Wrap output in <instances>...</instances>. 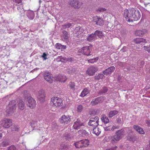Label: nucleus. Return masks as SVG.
Segmentation results:
<instances>
[{
	"instance_id": "f257e3e1",
	"label": "nucleus",
	"mask_w": 150,
	"mask_h": 150,
	"mask_svg": "<svg viewBox=\"0 0 150 150\" xmlns=\"http://www.w3.org/2000/svg\"><path fill=\"white\" fill-rule=\"evenodd\" d=\"M123 15L126 20L129 22L138 21L140 19L141 16L139 11L133 8L128 10L127 9H125Z\"/></svg>"
},
{
	"instance_id": "f03ea898",
	"label": "nucleus",
	"mask_w": 150,
	"mask_h": 150,
	"mask_svg": "<svg viewBox=\"0 0 150 150\" xmlns=\"http://www.w3.org/2000/svg\"><path fill=\"white\" fill-rule=\"evenodd\" d=\"M124 133L123 129L118 130L116 132V134L111 137V142L113 144H115L117 142L120 141L122 138Z\"/></svg>"
},
{
	"instance_id": "7ed1b4c3",
	"label": "nucleus",
	"mask_w": 150,
	"mask_h": 150,
	"mask_svg": "<svg viewBox=\"0 0 150 150\" xmlns=\"http://www.w3.org/2000/svg\"><path fill=\"white\" fill-rule=\"evenodd\" d=\"M51 103H53L52 108H56L62 106L63 104L62 100L58 97H54L51 98Z\"/></svg>"
},
{
	"instance_id": "20e7f679",
	"label": "nucleus",
	"mask_w": 150,
	"mask_h": 150,
	"mask_svg": "<svg viewBox=\"0 0 150 150\" xmlns=\"http://www.w3.org/2000/svg\"><path fill=\"white\" fill-rule=\"evenodd\" d=\"M16 105V102L15 100H12L9 103L8 107L10 108L9 110L7 109L6 110V112L8 115H10L12 114L15 110V106Z\"/></svg>"
},
{
	"instance_id": "39448f33",
	"label": "nucleus",
	"mask_w": 150,
	"mask_h": 150,
	"mask_svg": "<svg viewBox=\"0 0 150 150\" xmlns=\"http://www.w3.org/2000/svg\"><path fill=\"white\" fill-rule=\"evenodd\" d=\"M69 3L71 7L76 9L80 8L83 4L82 2L79 0H70Z\"/></svg>"
},
{
	"instance_id": "423d86ee",
	"label": "nucleus",
	"mask_w": 150,
	"mask_h": 150,
	"mask_svg": "<svg viewBox=\"0 0 150 150\" xmlns=\"http://www.w3.org/2000/svg\"><path fill=\"white\" fill-rule=\"evenodd\" d=\"M71 120L70 116L68 115H63L59 119L60 123L63 125H67L69 123Z\"/></svg>"
},
{
	"instance_id": "0eeeda50",
	"label": "nucleus",
	"mask_w": 150,
	"mask_h": 150,
	"mask_svg": "<svg viewBox=\"0 0 150 150\" xmlns=\"http://www.w3.org/2000/svg\"><path fill=\"white\" fill-rule=\"evenodd\" d=\"M92 46L83 47L79 50V51L83 54L88 56L91 54V53L92 50Z\"/></svg>"
},
{
	"instance_id": "6e6552de",
	"label": "nucleus",
	"mask_w": 150,
	"mask_h": 150,
	"mask_svg": "<svg viewBox=\"0 0 150 150\" xmlns=\"http://www.w3.org/2000/svg\"><path fill=\"white\" fill-rule=\"evenodd\" d=\"M99 120V118L98 116H96L94 118H91L89 120L88 125L91 126L93 128H94L98 125Z\"/></svg>"
},
{
	"instance_id": "1a4fd4ad",
	"label": "nucleus",
	"mask_w": 150,
	"mask_h": 150,
	"mask_svg": "<svg viewBox=\"0 0 150 150\" xmlns=\"http://www.w3.org/2000/svg\"><path fill=\"white\" fill-rule=\"evenodd\" d=\"M98 70V68L95 66H91L89 67L86 71V73L89 76L94 75L95 73Z\"/></svg>"
},
{
	"instance_id": "9d476101",
	"label": "nucleus",
	"mask_w": 150,
	"mask_h": 150,
	"mask_svg": "<svg viewBox=\"0 0 150 150\" xmlns=\"http://www.w3.org/2000/svg\"><path fill=\"white\" fill-rule=\"evenodd\" d=\"M1 125L4 127L9 128L12 125V120L11 119L4 118L1 121Z\"/></svg>"
},
{
	"instance_id": "9b49d317",
	"label": "nucleus",
	"mask_w": 150,
	"mask_h": 150,
	"mask_svg": "<svg viewBox=\"0 0 150 150\" xmlns=\"http://www.w3.org/2000/svg\"><path fill=\"white\" fill-rule=\"evenodd\" d=\"M27 105L30 108L33 109L36 106V101L33 98L28 97V98Z\"/></svg>"
},
{
	"instance_id": "f8f14e48",
	"label": "nucleus",
	"mask_w": 150,
	"mask_h": 150,
	"mask_svg": "<svg viewBox=\"0 0 150 150\" xmlns=\"http://www.w3.org/2000/svg\"><path fill=\"white\" fill-rule=\"evenodd\" d=\"M74 31V36H76L79 38L82 35L84 30L82 27L79 26L76 27Z\"/></svg>"
},
{
	"instance_id": "ddd939ff",
	"label": "nucleus",
	"mask_w": 150,
	"mask_h": 150,
	"mask_svg": "<svg viewBox=\"0 0 150 150\" xmlns=\"http://www.w3.org/2000/svg\"><path fill=\"white\" fill-rule=\"evenodd\" d=\"M93 21L96 23L97 25L102 26L103 25L104 21L103 19L101 18L96 16L93 18Z\"/></svg>"
},
{
	"instance_id": "4468645a",
	"label": "nucleus",
	"mask_w": 150,
	"mask_h": 150,
	"mask_svg": "<svg viewBox=\"0 0 150 150\" xmlns=\"http://www.w3.org/2000/svg\"><path fill=\"white\" fill-rule=\"evenodd\" d=\"M115 69V68L114 66L110 67L106 69L103 72V74L104 75L108 76L111 74Z\"/></svg>"
},
{
	"instance_id": "2eb2a0df",
	"label": "nucleus",
	"mask_w": 150,
	"mask_h": 150,
	"mask_svg": "<svg viewBox=\"0 0 150 150\" xmlns=\"http://www.w3.org/2000/svg\"><path fill=\"white\" fill-rule=\"evenodd\" d=\"M44 78L47 81L50 83H51L53 81L52 75L48 72H45L44 74Z\"/></svg>"
},
{
	"instance_id": "dca6fc26",
	"label": "nucleus",
	"mask_w": 150,
	"mask_h": 150,
	"mask_svg": "<svg viewBox=\"0 0 150 150\" xmlns=\"http://www.w3.org/2000/svg\"><path fill=\"white\" fill-rule=\"evenodd\" d=\"M83 123L81 122L79 120L77 119L74 123L73 127L74 129H78L80 128V127L82 126H83Z\"/></svg>"
},
{
	"instance_id": "f3484780",
	"label": "nucleus",
	"mask_w": 150,
	"mask_h": 150,
	"mask_svg": "<svg viewBox=\"0 0 150 150\" xmlns=\"http://www.w3.org/2000/svg\"><path fill=\"white\" fill-rule=\"evenodd\" d=\"M147 33V31L145 30H137L135 31V35L137 36H143L144 34Z\"/></svg>"
},
{
	"instance_id": "a211bd4d",
	"label": "nucleus",
	"mask_w": 150,
	"mask_h": 150,
	"mask_svg": "<svg viewBox=\"0 0 150 150\" xmlns=\"http://www.w3.org/2000/svg\"><path fill=\"white\" fill-rule=\"evenodd\" d=\"M134 42L137 44H142L143 43H146V39L143 38H137L134 40Z\"/></svg>"
},
{
	"instance_id": "6ab92c4d",
	"label": "nucleus",
	"mask_w": 150,
	"mask_h": 150,
	"mask_svg": "<svg viewBox=\"0 0 150 150\" xmlns=\"http://www.w3.org/2000/svg\"><path fill=\"white\" fill-rule=\"evenodd\" d=\"M39 96L38 98L39 100L41 101H44L45 97L44 91H39Z\"/></svg>"
},
{
	"instance_id": "aec40b11",
	"label": "nucleus",
	"mask_w": 150,
	"mask_h": 150,
	"mask_svg": "<svg viewBox=\"0 0 150 150\" xmlns=\"http://www.w3.org/2000/svg\"><path fill=\"white\" fill-rule=\"evenodd\" d=\"M57 79L59 81L64 82L67 79V77L64 75H59L57 77Z\"/></svg>"
},
{
	"instance_id": "412c9836",
	"label": "nucleus",
	"mask_w": 150,
	"mask_h": 150,
	"mask_svg": "<svg viewBox=\"0 0 150 150\" xmlns=\"http://www.w3.org/2000/svg\"><path fill=\"white\" fill-rule=\"evenodd\" d=\"M133 128L140 134H144L145 133V132L143 129L138 125H134Z\"/></svg>"
},
{
	"instance_id": "4be33fe9",
	"label": "nucleus",
	"mask_w": 150,
	"mask_h": 150,
	"mask_svg": "<svg viewBox=\"0 0 150 150\" xmlns=\"http://www.w3.org/2000/svg\"><path fill=\"white\" fill-rule=\"evenodd\" d=\"M90 91L86 88H84L81 92L80 96L82 97H84L90 93Z\"/></svg>"
},
{
	"instance_id": "5701e85b",
	"label": "nucleus",
	"mask_w": 150,
	"mask_h": 150,
	"mask_svg": "<svg viewBox=\"0 0 150 150\" xmlns=\"http://www.w3.org/2000/svg\"><path fill=\"white\" fill-rule=\"evenodd\" d=\"M93 128V129L92 132L94 134L96 135H98L100 134L101 132V129L99 127H98V126L94 127Z\"/></svg>"
},
{
	"instance_id": "b1692460",
	"label": "nucleus",
	"mask_w": 150,
	"mask_h": 150,
	"mask_svg": "<svg viewBox=\"0 0 150 150\" xmlns=\"http://www.w3.org/2000/svg\"><path fill=\"white\" fill-rule=\"evenodd\" d=\"M18 108L21 110H23L25 108V104L22 100H20L18 104Z\"/></svg>"
},
{
	"instance_id": "393cba45",
	"label": "nucleus",
	"mask_w": 150,
	"mask_h": 150,
	"mask_svg": "<svg viewBox=\"0 0 150 150\" xmlns=\"http://www.w3.org/2000/svg\"><path fill=\"white\" fill-rule=\"evenodd\" d=\"M101 120L102 121L104 122L105 124H107L109 122L108 118L104 115H101Z\"/></svg>"
},
{
	"instance_id": "a878e982",
	"label": "nucleus",
	"mask_w": 150,
	"mask_h": 150,
	"mask_svg": "<svg viewBox=\"0 0 150 150\" xmlns=\"http://www.w3.org/2000/svg\"><path fill=\"white\" fill-rule=\"evenodd\" d=\"M62 37L64 39L65 41H67L68 40V34L66 30H63L62 32Z\"/></svg>"
},
{
	"instance_id": "bb28decb",
	"label": "nucleus",
	"mask_w": 150,
	"mask_h": 150,
	"mask_svg": "<svg viewBox=\"0 0 150 150\" xmlns=\"http://www.w3.org/2000/svg\"><path fill=\"white\" fill-rule=\"evenodd\" d=\"M58 58L60 59V61L62 62H64V61L71 62L72 61V58H67L66 57H63L62 56H60L58 57Z\"/></svg>"
},
{
	"instance_id": "cd10ccee",
	"label": "nucleus",
	"mask_w": 150,
	"mask_h": 150,
	"mask_svg": "<svg viewBox=\"0 0 150 150\" xmlns=\"http://www.w3.org/2000/svg\"><path fill=\"white\" fill-rule=\"evenodd\" d=\"M105 76L103 74H96L94 77V79L95 80L98 81L102 79Z\"/></svg>"
},
{
	"instance_id": "c85d7f7f",
	"label": "nucleus",
	"mask_w": 150,
	"mask_h": 150,
	"mask_svg": "<svg viewBox=\"0 0 150 150\" xmlns=\"http://www.w3.org/2000/svg\"><path fill=\"white\" fill-rule=\"evenodd\" d=\"M118 111L116 110H114L110 112L108 114V117L109 118H111L114 116L117 115L118 113Z\"/></svg>"
},
{
	"instance_id": "c756f323",
	"label": "nucleus",
	"mask_w": 150,
	"mask_h": 150,
	"mask_svg": "<svg viewBox=\"0 0 150 150\" xmlns=\"http://www.w3.org/2000/svg\"><path fill=\"white\" fill-rule=\"evenodd\" d=\"M78 132L80 135L82 137L87 136L88 134V133L86 130L83 129L79 130Z\"/></svg>"
},
{
	"instance_id": "7c9ffc66",
	"label": "nucleus",
	"mask_w": 150,
	"mask_h": 150,
	"mask_svg": "<svg viewBox=\"0 0 150 150\" xmlns=\"http://www.w3.org/2000/svg\"><path fill=\"white\" fill-rule=\"evenodd\" d=\"M96 37V35L94 34H91L88 37L87 40L89 41H93L95 40V38Z\"/></svg>"
},
{
	"instance_id": "2f4dec72",
	"label": "nucleus",
	"mask_w": 150,
	"mask_h": 150,
	"mask_svg": "<svg viewBox=\"0 0 150 150\" xmlns=\"http://www.w3.org/2000/svg\"><path fill=\"white\" fill-rule=\"evenodd\" d=\"M74 145L76 148H79L83 147L81 140L76 142L74 143Z\"/></svg>"
},
{
	"instance_id": "473e14b6",
	"label": "nucleus",
	"mask_w": 150,
	"mask_h": 150,
	"mask_svg": "<svg viewBox=\"0 0 150 150\" xmlns=\"http://www.w3.org/2000/svg\"><path fill=\"white\" fill-rule=\"evenodd\" d=\"M83 147L88 146L89 144V141L88 139H84L81 140Z\"/></svg>"
},
{
	"instance_id": "72a5a7b5",
	"label": "nucleus",
	"mask_w": 150,
	"mask_h": 150,
	"mask_svg": "<svg viewBox=\"0 0 150 150\" xmlns=\"http://www.w3.org/2000/svg\"><path fill=\"white\" fill-rule=\"evenodd\" d=\"M75 87V83L73 82H70L67 86V88L72 90H74Z\"/></svg>"
},
{
	"instance_id": "f704fd0d",
	"label": "nucleus",
	"mask_w": 150,
	"mask_h": 150,
	"mask_svg": "<svg viewBox=\"0 0 150 150\" xmlns=\"http://www.w3.org/2000/svg\"><path fill=\"white\" fill-rule=\"evenodd\" d=\"M108 89L107 87H103L100 90L99 92V93L102 94L108 92Z\"/></svg>"
},
{
	"instance_id": "c9c22d12",
	"label": "nucleus",
	"mask_w": 150,
	"mask_h": 150,
	"mask_svg": "<svg viewBox=\"0 0 150 150\" xmlns=\"http://www.w3.org/2000/svg\"><path fill=\"white\" fill-rule=\"evenodd\" d=\"M98 59V57H96V58L91 59H87L88 62V63L93 64L97 62Z\"/></svg>"
},
{
	"instance_id": "e433bc0d",
	"label": "nucleus",
	"mask_w": 150,
	"mask_h": 150,
	"mask_svg": "<svg viewBox=\"0 0 150 150\" xmlns=\"http://www.w3.org/2000/svg\"><path fill=\"white\" fill-rule=\"evenodd\" d=\"M94 34L96 35H97L100 38L103 35V33L102 32L98 30H96Z\"/></svg>"
},
{
	"instance_id": "4c0bfd02",
	"label": "nucleus",
	"mask_w": 150,
	"mask_h": 150,
	"mask_svg": "<svg viewBox=\"0 0 150 150\" xmlns=\"http://www.w3.org/2000/svg\"><path fill=\"white\" fill-rule=\"evenodd\" d=\"M9 145V143L8 141H4L0 144V146L3 147H6Z\"/></svg>"
},
{
	"instance_id": "58836bf2",
	"label": "nucleus",
	"mask_w": 150,
	"mask_h": 150,
	"mask_svg": "<svg viewBox=\"0 0 150 150\" xmlns=\"http://www.w3.org/2000/svg\"><path fill=\"white\" fill-rule=\"evenodd\" d=\"M71 23H68L63 25L62 26L61 29H65L67 28H69L71 26Z\"/></svg>"
},
{
	"instance_id": "ea45409f",
	"label": "nucleus",
	"mask_w": 150,
	"mask_h": 150,
	"mask_svg": "<svg viewBox=\"0 0 150 150\" xmlns=\"http://www.w3.org/2000/svg\"><path fill=\"white\" fill-rule=\"evenodd\" d=\"M76 69L74 68H72L68 71V73L70 75L75 74L76 73Z\"/></svg>"
},
{
	"instance_id": "a19ab883",
	"label": "nucleus",
	"mask_w": 150,
	"mask_h": 150,
	"mask_svg": "<svg viewBox=\"0 0 150 150\" xmlns=\"http://www.w3.org/2000/svg\"><path fill=\"white\" fill-rule=\"evenodd\" d=\"M99 103V102L97 100V98L94 100H92L91 102V104L93 105H96Z\"/></svg>"
},
{
	"instance_id": "79ce46f5",
	"label": "nucleus",
	"mask_w": 150,
	"mask_h": 150,
	"mask_svg": "<svg viewBox=\"0 0 150 150\" xmlns=\"http://www.w3.org/2000/svg\"><path fill=\"white\" fill-rule=\"evenodd\" d=\"M83 108V106L81 105H79L77 108V111L78 112H81Z\"/></svg>"
},
{
	"instance_id": "37998d69",
	"label": "nucleus",
	"mask_w": 150,
	"mask_h": 150,
	"mask_svg": "<svg viewBox=\"0 0 150 150\" xmlns=\"http://www.w3.org/2000/svg\"><path fill=\"white\" fill-rule=\"evenodd\" d=\"M98 101L99 103L103 102L105 99V97L103 96H101L97 98Z\"/></svg>"
},
{
	"instance_id": "c03bdc74",
	"label": "nucleus",
	"mask_w": 150,
	"mask_h": 150,
	"mask_svg": "<svg viewBox=\"0 0 150 150\" xmlns=\"http://www.w3.org/2000/svg\"><path fill=\"white\" fill-rule=\"evenodd\" d=\"M11 128L13 131H18L19 129V127L17 125L13 126Z\"/></svg>"
},
{
	"instance_id": "a18cd8bd",
	"label": "nucleus",
	"mask_w": 150,
	"mask_h": 150,
	"mask_svg": "<svg viewBox=\"0 0 150 150\" xmlns=\"http://www.w3.org/2000/svg\"><path fill=\"white\" fill-rule=\"evenodd\" d=\"M61 149L62 150H65V149L67 150V146L65 144L63 143L61 145Z\"/></svg>"
},
{
	"instance_id": "49530a36",
	"label": "nucleus",
	"mask_w": 150,
	"mask_h": 150,
	"mask_svg": "<svg viewBox=\"0 0 150 150\" xmlns=\"http://www.w3.org/2000/svg\"><path fill=\"white\" fill-rule=\"evenodd\" d=\"M143 47L144 50L150 53V44L148 46H144Z\"/></svg>"
},
{
	"instance_id": "de8ad7c7",
	"label": "nucleus",
	"mask_w": 150,
	"mask_h": 150,
	"mask_svg": "<svg viewBox=\"0 0 150 150\" xmlns=\"http://www.w3.org/2000/svg\"><path fill=\"white\" fill-rule=\"evenodd\" d=\"M16 147L13 145H11L8 147V150H16Z\"/></svg>"
},
{
	"instance_id": "09e8293b",
	"label": "nucleus",
	"mask_w": 150,
	"mask_h": 150,
	"mask_svg": "<svg viewBox=\"0 0 150 150\" xmlns=\"http://www.w3.org/2000/svg\"><path fill=\"white\" fill-rule=\"evenodd\" d=\"M106 10V9L105 8H99L97 9V11L100 12L105 11Z\"/></svg>"
},
{
	"instance_id": "8fccbe9b",
	"label": "nucleus",
	"mask_w": 150,
	"mask_h": 150,
	"mask_svg": "<svg viewBox=\"0 0 150 150\" xmlns=\"http://www.w3.org/2000/svg\"><path fill=\"white\" fill-rule=\"evenodd\" d=\"M61 44L59 43H57L55 45V47L58 49H61Z\"/></svg>"
},
{
	"instance_id": "3c124183",
	"label": "nucleus",
	"mask_w": 150,
	"mask_h": 150,
	"mask_svg": "<svg viewBox=\"0 0 150 150\" xmlns=\"http://www.w3.org/2000/svg\"><path fill=\"white\" fill-rule=\"evenodd\" d=\"M119 128V126H113L112 127V128L111 129V130L112 131H114L115 129H118Z\"/></svg>"
},
{
	"instance_id": "603ef678",
	"label": "nucleus",
	"mask_w": 150,
	"mask_h": 150,
	"mask_svg": "<svg viewBox=\"0 0 150 150\" xmlns=\"http://www.w3.org/2000/svg\"><path fill=\"white\" fill-rule=\"evenodd\" d=\"M116 123L118 124H120L121 121V120L120 117H119L116 120Z\"/></svg>"
},
{
	"instance_id": "864d4df0",
	"label": "nucleus",
	"mask_w": 150,
	"mask_h": 150,
	"mask_svg": "<svg viewBox=\"0 0 150 150\" xmlns=\"http://www.w3.org/2000/svg\"><path fill=\"white\" fill-rule=\"evenodd\" d=\"M117 148V147L115 146L114 147H112L110 148H108L106 150H116Z\"/></svg>"
},
{
	"instance_id": "5fc2aeb1",
	"label": "nucleus",
	"mask_w": 150,
	"mask_h": 150,
	"mask_svg": "<svg viewBox=\"0 0 150 150\" xmlns=\"http://www.w3.org/2000/svg\"><path fill=\"white\" fill-rule=\"evenodd\" d=\"M47 56V54L45 53L44 52L43 53V55H42V57L45 60L47 59V58L46 57Z\"/></svg>"
},
{
	"instance_id": "6e6d98bb",
	"label": "nucleus",
	"mask_w": 150,
	"mask_h": 150,
	"mask_svg": "<svg viewBox=\"0 0 150 150\" xmlns=\"http://www.w3.org/2000/svg\"><path fill=\"white\" fill-rule=\"evenodd\" d=\"M126 48L125 47H124L122 49H121L120 50V52H125L126 51Z\"/></svg>"
},
{
	"instance_id": "4d7b16f0",
	"label": "nucleus",
	"mask_w": 150,
	"mask_h": 150,
	"mask_svg": "<svg viewBox=\"0 0 150 150\" xmlns=\"http://www.w3.org/2000/svg\"><path fill=\"white\" fill-rule=\"evenodd\" d=\"M14 2L18 4H20L21 2V0H14Z\"/></svg>"
},
{
	"instance_id": "13d9d810",
	"label": "nucleus",
	"mask_w": 150,
	"mask_h": 150,
	"mask_svg": "<svg viewBox=\"0 0 150 150\" xmlns=\"http://www.w3.org/2000/svg\"><path fill=\"white\" fill-rule=\"evenodd\" d=\"M146 122L147 126L150 127V121L147 120Z\"/></svg>"
},
{
	"instance_id": "bf43d9fd",
	"label": "nucleus",
	"mask_w": 150,
	"mask_h": 150,
	"mask_svg": "<svg viewBox=\"0 0 150 150\" xmlns=\"http://www.w3.org/2000/svg\"><path fill=\"white\" fill-rule=\"evenodd\" d=\"M61 49H66L67 47L66 45H62L61 44Z\"/></svg>"
},
{
	"instance_id": "052dcab7",
	"label": "nucleus",
	"mask_w": 150,
	"mask_h": 150,
	"mask_svg": "<svg viewBox=\"0 0 150 150\" xmlns=\"http://www.w3.org/2000/svg\"><path fill=\"white\" fill-rule=\"evenodd\" d=\"M118 65H119L120 66H122L123 63L121 62H118Z\"/></svg>"
},
{
	"instance_id": "680f3d73",
	"label": "nucleus",
	"mask_w": 150,
	"mask_h": 150,
	"mask_svg": "<svg viewBox=\"0 0 150 150\" xmlns=\"http://www.w3.org/2000/svg\"><path fill=\"white\" fill-rule=\"evenodd\" d=\"M105 130L106 131H110V128H109L108 127H107L105 129Z\"/></svg>"
},
{
	"instance_id": "e2e57ef3",
	"label": "nucleus",
	"mask_w": 150,
	"mask_h": 150,
	"mask_svg": "<svg viewBox=\"0 0 150 150\" xmlns=\"http://www.w3.org/2000/svg\"><path fill=\"white\" fill-rule=\"evenodd\" d=\"M2 136H3V135H2V133H0V139H1V138H2Z\"/></svg>"
},
{
	"instance_id": "0e129e2a",
	"label": "nucleus",
	"mask_w": 150,
	"mask_h": 150,
	"mask_svg": "<svg viewBox=\"0 0 150 150\" xmlns=\"http://www.w3.org/2000/svg\"><path fill=\"white\" fill-rule=\"evenodd\" d=\"M106 140V138H105L104 139V142H105V140Z\"/></svg>"
}]
</instances>
